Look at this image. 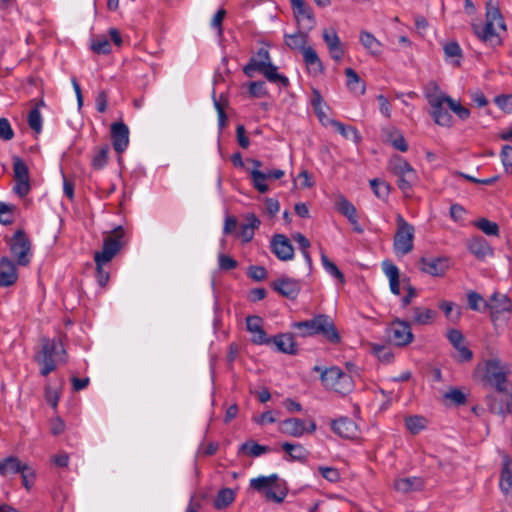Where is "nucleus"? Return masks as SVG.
Segmentation results:
<instances>
[{
	"label": "nucleus",
	"mask_w": 512,
	"mask_h": 512,
	"mask_svg": "<svg viewBox=\"0 0 512 512\" xmlns=\"http://www.w3.org/2000/svg\"><path fill=\"white\" fill-rule=\"evenodd\" d=\"M323 40L326 43L328 50L331 47L337 46L341 43V40L335 29H325L323 31Z\"/></svg>",
	"instance_id": "0e129e2a"
},
{
	"label": "nucleus",
	"mask_w": 512,
	"mask_h": 512,
	"mask_svg": "<svg viewBox=\"0 0 512 512\" xmlns=\"http://www.w3.org/2000/svg\"><path fill=\"white\" fill-rule=\"evenodd\" d=\"M302 55L307 67L311 69L315 74L321 73L323 71V64L314 48L310 46L306 47L303 49Z\"/></svg>",
	"instance_id": "473e14b6"
},
{
	"label": "nucleus",
	"mask_w": 512,
	"mask_h": 512,
	"mask_svg": "<svg viewBox=\"0 0 512 512\" xmlns=\"http://www.w3.org/2000/svg\"><path fill=\"white\" fill-rule=\"evenodd\" d=\"M451 111L462 121L467 120L470 117V110L465 106H462L459 102H456L452 98Z\"/></svg>",
	"instance_id": "774afa93"
},
{
	"label": "nucleus",
	"mask_w": 512,
	"mask_h": 512,
	"mask_svg": "<svg viewBox=\"0 0 512 512\" xmlns=\"http://www.w3.org/2000/svg\"><path fill=\"white\" fill-rule=\"evenodd\" d=\"M30 240L23 230H17L10 240V250L13 256H27L30 252Z\"/></svg>",
	"instance_id": "aec40b11"
},
{
	"label": "nucleus",
	"mask_w": 512,
	"mask_h": 512,
	"mask_svg": "<svg viewBox=\"0 0 512 512\" xmlns=\"http://www.w3.org/2000/svg\"><path fill=\"white\" fill-rule=\"evenodd\" d=\"M23 464L18 457L9 456L0 460V475L8 477L11 475L19 474L23 469Z\"/></svg>",
	"instance_id": "c756f323"
},
{
	"label": "nucleus",
	"mask_w": 512,
	"mask_h": 512,
	"mask_svg": "<svg viewBox=\"0 0 512 512\" xmlns=\"http://www.w3.org/2000/svg\"><path fill=\"white\" fill-rule=\"evenodd\" d=\"M389 170L398 177V187L405 196H411L412 188L418 180L416 170L402 157L395 156L389 160Z\"/></svg>",
	"instance_id": "423d86ee"
},
{
	"label": "nucleus",
	"mask_w": 512,
	"mask_h": 512,
	"mask_svg": "<svg viewBox=\"0 0 512 512\" xmlns=\"http://www.w3.org/2000/svg\"><path fill=\"white\" fill-rule=\"evenodd\" d=\"M109 147L105 145L99 149V151L93 156L91 165L95 170L103 169L108 163Z\"/></svg>",
	"instance_id": "de8ad7c7"
},
{
	"label": "nucleus",
	"mask_w": 512,
	"mask_h": 512,
	"mask_svg": "<svg viewBox=\"0 0 512 512\" xmlns=\"http://www.w3.org/2000/svg\"><path fill=\"white\" fill-rule=\"evenodd\" d=\"M44 105V101L40 100L36 106L29 111L28 114V125L36 134H39L42 131L43 120L39 108Z\"/></svg>",
	"instance_id": "4c0bfd02"
},
{
	"label": "nucleus",
	"mask_w": 512,
	"mask_h": 512,
	"mask_svg": "<svg viewBox=\"0 0 512 512\" xmlns=\"http://www.w3.org/2000/svg\"><path fill=\"white\" fill-rule=\"evenodd\" d=\"M278 479L279 477L277 474L260 476L250 480V487L258 492L265 490L266 499L272 500L276 503H281L284 501L287 492L285 490H281L279 493H276L271 489L272 486L277 489L279 488V485L277 484Z\"/></svg>",
	"instance_id": "1a4fd4ad"
},
{
	"label": "nucleus",
	"mask_w": 512,
	"mask_h": 512,
	"mask_svg": "<svg viewBox=\"0 0 512 512\" xmlns=\"http://www.w3.org/2000/svg\"><path fill=\"white\" fill-rule=\"evenodd\" d=\"M111 141L117 153L124 152L129 144V128L123 122L111 124Z\"/></svg>",
	"instance_id": "f3484780"
},
{
	"label": "nucleus",
	"mask_w": 512,
	"mask_h": 512,
	"mask_svg": "<svg viewBox=\"0 0 512 512\" xmlns=\"http://www.w3.org/2000/svg\"><path fill=\"white\" fill-rule=\"evenodd\" d=\"M476 226L486 235L495 236L499 233V226L497 223L492 222L486 218L477 221Z\"/></svg>",
	"instance_id": "864d4df0"
},
{
	"label": "nucleus",
	"mask_w": 512,
	"mask_h": 512,
	"mask_svg": "<svg viewBox=\"0 0 512 512\" xmlns=\"http://www.w3.org/2000/svg\"><path fill=\"white\" fill-rule=\"evenodd\" d=\"M270 451V448L265 445H260L257 442L250 440L240 445L238 453H245L251 457H259Z\"/></svg>",
	"instance_id": "58836bf2"
},
{
	"label": "nucleus",
	"mask_w": 512,
	"mask_h": 512,
	"mask_svg": "<svg viewBox=\"0 0 512 512\" xmlns=\"http://www.w3.org/2000/svg\"><path fill=\"white\" fill-rule=\"evenodd\" d=\"M271 250L276 256H293L294 249L290 240L283 234H276L271 240Z\"/></svg>",
	"instance_id": "a878e982"
},
{
	"label": "nucleus",
	"mask_w": 512,
	"mask_h": 512,
	"mask_svg": "<svg viewBox=\"0 0 512 512\" xmlns=\"http://www.w3.org/2000/svg\"><path fill=\"white\" fill-rule=\"evenodd\" d=\"M285 44L292 50H301L305 49L308 42V35L303 32H297L293 34H285L284 35Z\"/></svg>",
	"instance_id": "e433bc0d"
},
{
	"label": "nucleus",
	"mask_w": 512,
	"mask_h": 512,
	"mask_svg": "<svg viewBox=\"0 0 512 512\" xmlns=\"http://www.w3.org/2000/svg\"><path fill=\"white\" fill-rule=\"evenodd\" d=\"M249 94L255 98H262L267 95V89L264 81H254L249 85Z\"/></svg>",
	"instance_id": "680f3d73"
},
{
	"label": "nucleus",
	"mask_w": 512,
	"mask_h": 512,
	"mask_svg": "<svg viewBox=\"0 0 512 512\" xmlns=\"http://www.w3.org/2000/svg\"><path fill=\"white\" fill-rule=\"evenodd\" d=\"M22 478V484L27 489L30 490L35 484L36 480V471L33 467L28 465L27 463L23 464V469L19 472Z\"/></svg>",
	"instance_id": "49530a36"
},
{
	"label": "nucleus",
	"mask_w": 512,
	"mask_h": 512,
	"mask_svg": "<svg viewBox=\"0 0 512 512\" xmlns=\"http://www.w3.org/2000/svg\"><path fill=\"white\" fill-rule=\"evenodd\" d=\"M448 268V258H420L419 269L431 276H442Z\"/></svg>",
	"instance_id": "6ab92c4d"
},
{
	"label": "nucleus",
	"mask_w": 512,
	"mask_h": 512,
	"mask_svg": "<svg viewBox=\"0 0 512 512\" xmlns=\"http://www.w3.org/2000/svg\"><path fill=\"white\" fill-rule=\"evenodd\" d=\"M321 259L325 271L343 285L345 283V277L338 266L333 261H331L330 258Z\"/></svg>",
	"instance_id": "09e8293b"
},
{
	"label": "nucleus",
	"mask_w": 512,
	"mask_h": 512,
	"mask_svg": "<svg viewBox=\"0 0 512 512\" xmlns=\"http://www.w3.org/2000/svg\"><path fill=\"white\" fill-rule=\"evenodd\" d=\"M422 482L419 478H400L394 482V488L402 493H408L410 491L420 489Z\"/></svg>",
	"instance_id": "a19ab883"
},
{
	"label": "nucleus",
	"mask_w": 512,
	"mask_h": 512,
	"mask_svg": "<svg viewBox=\"0 0 512 512\" xmlns=\"http://www.w3.org/2000/svg\"><path fill=\"white\" fill-rule=\"evenodd\" d=\"M279 352L295 355L298 352L297 344L291 333L279 334L271 339Z\"/></svg>",
	"instance_id": "b1692460"
},
{
	"label": "nucleus",
	"mask_w": 512,
	"mask_h": 512,
	"mask_svg": "<svg viewBox=\"0 0 512 512\" xmlns=\"http://www.w3.org/2000/svg\"><path fill=\"white\" fill-rule=\"evenodd\" d=\"M296 17H303L309 20H314L313 11L311 7L304 0H290Z\"/></svg>",
	"instance_id": "37998d69"
},
{
	"label": "nucleus",
	"mask_w": 512,
	"mask_h": 512,
	"mask_svg": "<svg viewBox=\"0 0 512 512\" xmlns=\"http://www.w3.org/2000/svg\"><path fill=\"white\" fill-rule=\"evenodd\" d=\"M260 223V220L255 214H247L246 221L245 223L240 224L236 236L243 242L251 241L254 237L255 230L259 228Z\"/></svg>",
	"instance_id": "412c9836"
},
{
	"label": "nucleus",
	"mask_w": 512,
	"mask_h": 512,
	"mask_svg": "<svg viewBox=\"0 0 512 512\" xmlns=\"http://www.w3.org/2000/svg\"><path fill=\"white\" fill-rule=\"evenodd\" d=\"M278 68L272 62H269L266 65V68L261 73L269 82L280 84L283 87H287L289 85V79L278 73Z\"/></svg>",
	"instance_id": "c9c22d12"
},
{
	"label": "nucleus",
	"mask_w": 512,
	"mask_h": 512,
	"mask_svg": "<svg viewBox=\"0 0 512 512\" xmlns=\"http://www.w3.org/2000/svg\"><path fill=\"white\" fill-rule=\"evenodd\" d=\"M250 177L252 180L253 187L259 193H266L269 190L268 185L266 184V180L274 179L278 180L284 176V171L281 169H274L269 172H263L260 170H250Z\"/></svg>",
	"instance_id": "dca6fc26"
},
{
	"label": "nucleus",
	"mask_w": 512,
	"mask_h": 512,
	"mask_svg": "<svg viewBox=\"0 0 512 512\" xmlns=\"http://www.w3.org/2000/svg\"><path fill=\"white\" fill-rule=\"evenodd\" d=\"M502 491L505 493L508 492L509 489L512 488V462L506 461L503 465V469L501 472V483H500Z\"/></svg>",
	"instance_id": "8fccbe9b"
},
{
	"label": "nucleus",
	"mask_w": 512,
	"mask_h": 512,
	"mask_svg": "<svg viewBox=\"0 0 512 512\" xmlns=\"http://www.w3.org/2000/svg\"><path fill=\"white\" fill-rule=\"evenodd\" d=\"M425 97L431 107L430 115L434 122L442 127L450 128L454 121L448 109L451 110L452 98L434 87L433 91L426 92Z\"/></svg>",
	"instance_id": "7ed1b4c3"
},
{
	"label": "nucleus",
	"mask_w": 512,
	"mask_h": 512,
	"mask_svg": "<svg viewBox=\"0 0 512 512\" xmlns=\"http://www.w3.org/2000/svg\"><path fill=\"white\" fill-rule=\"evenodd\" d=\"M333 432L343 438H353L356 435L357 426L353 420L348 417H341L331 422Z\"/></svg>",
	"instance_id": "4be33fe9"
},
{
	"label": "nucleus",
	"mask_w": 512,
	"mask_h": 512,
	"mask_svg": "<svg viewBox=\"0 0 512 512\" xmlns=\"http://www.w3.org/2000/svg\"><path fill=\"white\" fill-rule=\"evenodd\" d=\"M402 283L404 285V288L406 289L407 293L403 298L401 299V305L402 307H407L411 301L417 296V290L408 283L407 278L402 279Z\"/></svg>",
	"instance_id": "e2e57ef3"
},
{
	"label": "nucleus",
	"mask_w": 512,
	"mask_h": 512,
	"mask_svg": "<svg viewBox=\"0 0 512 512\" xmlns=\"http://www.w3.org/2000/svg\"><path fill=\"white\" fill-rule=\"evenodd\" d=\"M330 125H332L339 134H341L346 139H352L355 143H359L361 141V135L358 130L351 125H346L338 120L330 119Z\"/></svg>",
	"instance_id": "2f4dec72"
},
{
	"label": "nucleus",
	"mask_w": 512,
	"mask_h": 512,
	"mask_svg": "<svg viewBox=\"0 0 512 512\" xmlns=\"http://www.w3.org/2000/svg\"><path fill=\"white\" fill-rule=\"evenodd\" d=\"M406 428L413 434H418L426 426V419L423 416L413 415L405 418Z\"/></svg>",
	"instance_id": "c03bdc74"
},
{
	"label": "nucleus",
	"mask_w": 512,
	"mask_h": 512,
	"mask_svg": "<svg viewBox=\"0 0 512 512\" xmlns=\"http://www.w3.org/2000/svg\"><path fill=\"white\" fill-rule=\"evenodd\" d=\"M34 361L39 365V373L47 377L59 364L67 363V352L60 338L42 337L40 348L34 354Z\"/></svg>",
	"instance_id": "f257e3e1"
},
{
	"label": "nucleus",
	"mask_w": 512,
	"mask_h": 512,
	"mask_svg": "<svg viewBox=\"0 0 512 512\" xmlns=\"http://www.w3.org/2000/svg\"><path fill=\"white\" fill-rule=\"evenodd\" d=\"M239 224L237 218L233 215H227L224 221L223 233L225 235L235 234L238 231Z\"/></svg>",
	"instance_id": "69168bd1"
},
{
	"label": "nucleus",
	"mask_w": 512,
	"mask_h": 512,
	"mask_svg": "<svg viewBox=\"0 0 512 512\" xmlns=\"http://www.w3.org/2000/svg\"><path fill=\"white\" fill-rule=\"evenodd\" d=\"M359 41L369 54L379 56L382 53L383 45L372 33L362 30Z\"/></svg>",
	"instance_id": "c85d7f7f"
},
{
	"label": "nucleus",
	"mask_w": 512,
	"mask_h": 512,
	"mask_svg": "<svg viewBox=\"0 0 512 512\" xmlns=\"http://www.w3.org/2000/svg\"><path fill=\"white\" fill-rule=\"evenodd\" d=\"M445 399L451 400L455 405H464L467 401L466 395L457 388H452L444 394Z\"/></svg>",
	"instance_id": "13d9d810"
},
{
	"label": "nucleus",
	"mask_w": 512,
	"mask_h": 512,
	"mask_svg": "<svg viewBox=\"0 0 512 512\" xmlns=\"http://www.w3.org/2000/svg\"><path fill=\"white\" fill-rule=\"evenodd\" d=\"M234 500L235 492L230 488H222L218 491L213 505L216 509L221 510L231 505Z\"/></svg>",
	"instance_id": "ea45409f"
},
{
	"label": "nucleus",
	"mask_w": 512,
	"mask_h": 512,
	"mask_svg": "<svg viewBox=\"0 0 512 512\" xmlns=\"http://www.w3.org/2000/svg\"><path fill=\"white\" fill-rule=\"evenodd\" d=\"M246 327L248 332L252 334L251 341L256 345L270 344L269 338L262 327V318L259 316H248L246 318Z\"/></svg>",
	"instance_id": "a211bd4d"
},
{
	"label": "nucleus",
	"mask_w": 512,
	"mask_h": 512,
	"mask_svg": "<svg viewBox=\"0 0 512 512\" xmlns=\"http://www.w3.org/2000/svg\"><path fill=\"white\" fill-rule=\"evenodd\" d=\"M414 228L402 216H398V229L394 236V249L396 253L407 254L413 248Z\"/></svg>",
	"instance_id": "ddd939ff"
},
{
	"label": "nucleus",
	"mask_w": 512,
	"mask_h": 512,
	"mask_svg": "<svg viewBox=\"0 0 512 512\" xmlns=\"http://www.w3.org/2000/svg\"><path fill=\"white\" fill-rule=\"evenodd\" d=\"M270 287L281 296L295 300L302 288V282L289 277H281L271 282Z\"/></svg>",
	"instance_id": "2eb2a0df"
},
{
	"label": "nucleus",
	"mask_w": 512,
	"mask_h": 512,
	"mask_svg": "<svg viewBox=\"0 0 512 512\" xmlns=\"http://www.w3.org/2000/svg\"><path fill=\"white\" fill-rule=\"evenodd\" d=\"M318 471L323 478L331 483H336L341 478L338 469L334 467L319 466Z\"/></svg>",
	"instance_id": "bf43d9fd"
},
{
	"label": "nucleus",
	"mask_w": 512,
	"mask_h": 512,
	"mask_svg": "<svg viewBox=\"0 0 512 512\" xmlns=\"http://www.w3.org/2000/svg\"><path fill=\"white\" fill-rule=\"evenodd\" d=\"M279 430L281 433L292 436L301 437L305 433L311 434L316 430V423L314 421L309 422V426H305V422L299 418H287L280 422Z\"/></svg>",
	"instance_id": "4468645a"
},
{
	"label": "nucleus",
	"mask_w": 512,
	"mask_h": 512,
	"mask_svg": "<svg viewBox=\"0 0 512 512\" xmlns=\"http://www.w3.org/2000/svg\"><path fill=\"white\" fill-rule=\"evenodd\" d=\"M508 368L499 359H489L485 362L483 381L497 392L506 396L512 392V383L508 380Z\"/></svg>",
	"instance_id": "39448f33"
},
{
	"label": "nucleus",
	"mask_w": 512,
	"mask_h": 512,
	"mask_svg": "<svg viewBox=\"0 0 512 512\" xmlns=\"http://www.w3.org/2000/svg\"><path fill=\"white\" fill-rule=\"evenodd\" d=\"M496 27L506 31L504 18L498 7L492 6L490 2L486 5V21L481 29L479 25L472 26L474 33L483 42L500 44L501 40L496 32Z\"/></svg>",
	"instance_id": "20e7f679"
},
{
	"label": "nucleus",
	"mask_w": 512,
	"mask_h": 512,
	"mask_svg": "<svg viewBox=\"0 0 512 512\" xmlns=\"http://www.w3.org/2000/svg\"><path fill=\"white\" fill-rule=\"evenodd\" d=\"M370 186L376 197L383 200L388 198L390 185L386 181L375 178L370 180Z\"/></svg>",
	"instance_id": "a18cd8bd"
},
{
	"label": "nucleus",
	"mask_w": 512,
	"mask_h": 512,
	"mask_svg": "<svg viewBox=\"0 0 512 512\" xmlns=\"http://www.w3.org/2000/svg\"><path fill=\"white\" fill-rule=\"evenodd\" d=\"M468 306L473 311L485 312L488 309V302L475 291L467 294Z\"/></svg>",
	"instance_id": "79ce46f5"
},
{
	"label": "nucleus",
	"mask_w": 512,
	"mask_h": 512,
	"mask_svg": "<svg viewBox=\"0 0 512 512\" xmlns=\"http://www.w3.org/2000/svg\"><path fill=\"white\" fill-rule=\"evenodd\" d=\"M268 63L269 62H260L250 58L248 63L244 66L243 72L246 76L252 78L254 77L255 72H259L261 74Z\"/></svg>",
	"instance_id": "3c124183"
},
{
	"label": "nucleus",
	"mask_w": 512,
	"mask_h": 512,
	"mask_svg": "<svg viewBox=\"0 0 512 512\" xmlns=\"http://www.w3.org/2000/svg\"><path fill=\"white\" fill-rule=\"evenodd\" d=\"M444 53L448 58H458L456 64L459 65V58L462 57V50L457 42L452 41L445 44Z\"/></svg>",
	"instance_id": "052dcab7"
},
{
	"label": "nucleus",
	"mask_w": 512,
	"mask_h": 512,
	"mask_svg": "<svg viewBox=\"0 0 512 512\" xmlns=\"http://www.w3.org/2000/svg\"><path fill=\"white\" fill-rule=\"evenodd\" d=\"M384 274L389 279L390 290L394 295H400V271L399 268L390 260H384L381 264Z\"/></svg>",
	"instance_id": "5701e85b"
},
{
	"label": "nucleus",
	"mask_w": 512,
	"mask_h": 512,
	"mask_svg": "<svg viewBox=\"0 0 512 512\" xmlns=\"http://www.w3.org/2000/svg\"><path fill=\"white\" fill-rule=\"evenodd\" d=\"M321 381L324 387L341 395H346L353 390L352 377L341 368L332 366L321 373Z\"/></svg>",
	"instance_id": "0eeeda50"
},
{
	"label": "nucleus",
	"mask_w": 512,
	"mask_h": 512,
	"mask_svg": "<svg viewBox=\"0 0 512 512\" xmlns=\"http://www.w3.org/2000/svg\"><path fill=\"white\" fill-rule=\"evenodd\" d=\"M388 141L395 149L401 152H406L408 150V144L404 136L397 131L390 133Z\"/></svg>",
	"instance_id": "4d7b16f0"
},
{
	"label": "nucleus",
	"mask_w": 512,
	"mask_h": 512,
	"mask_svg": "<svg viewBox=\"0 0 512 512\" xmlns=\"http://www.w3.org/2000/svg\"><path fill=\"white\" fill-rule=\"evenodd\" d=\"M345 75L347 78V86L352 92L359 94V95H362L365 93V90H366L365 83L361 80V78L355 72L354 69L346 68Z\"/></svg>",
	"instance_id": "f704fd0d"
},
{
	"label": "nucleus",
	"mask_w": 512,
	"mask_h": 512,
	"mask_svg": "<svg viewBox=\"0 0 512 512\" xmlns=\"http://www.w3.org/2000/svg\"><path fill=\"white\" fill-rule=\"evenodd\" d=\"M14 137V131L6 118H0V139L9 141Z\"/></svg>",
	"instance_id": "338daca9"
},
{
	"label": "nucleus",
	"mask_w": 512,
	"mask_h": 512,
	"mask_svg": "<svg viewBox=\"0 0 512 512\" xmlns=\"http://www.w3.org/2000/svg\"><path fill=\"white\" fill-rule=\"evenodd\" d=\"M335 207L339 213L344 215L349 220V222H356V208L344 196L341 195L337 198Z\"/></svg>",
	"instance_id": "72a5a7b5"
},
{
	"label": "nucleus",
	"mask_w": 512,
	"mask_h": 512,
	"mask_svg": "<svg viewBox=\"0 0 512 512\" xmlns=\"http://www.w3.org/2000/svg\"><path fill=\"white\" fill-rule=\"evenodd\" d=\"M411 311V322L417 325L431 324L437 314L436 311L424 307H413Z\"/></svg>",
	"instance_id": "7c9ffc66"
},
{
	"label": "nucleus",
	"mask_w": 512,
	"mask_h": 512,
	"mask_svg": "<svg viewBox=\"0 0 512 512\" xmlns=\"http://www.w3.org/2000/svg\"><path fill=\"white\" fill-rule=\"evenodd\" d=\"M30 258H0V287L13 286L19 277L17 266H26Z\"/></svg>",
	"instance_id": "6e6552de"
},
{
	"label": "nucleus",
	"mask_w": 512,
	"mask_h": 512,
	"mask_svg": "<svg viewBox=\"0 0 512 512\" xmlns=\"http://www.w3.org/2000/svg\"><path fill=\"white\" fill-rule=\"evenodd\" d=\"M91 49L97 54H108L111 51V44L105 36H100L92 41Z\"/></svg>",
	"instance_id": "603ef678"
},
{
	"label": "nucleus",
	"mask_w": 512,
	"mask_h": 512,
	"mask_svg": "<svg viewBox=\"0 0 512 512\" xmlns=\"http://www.w3.org/2000/svg\"><path fill=\"white\" fill-rule=\"evenodd\" d=\"M494 103L504 113H512V94H500L494 98Z\"/></svg>",
	"instance_id": "5fc2aeb1"
},
{
	"label": "nucleus",
	"mask_w": 512,
	"mask_h": 512,
	"mask_svg": "<svg viewBox=\"0 0 512 512\" xmlns=\"http://www.w3.org/2000/svg\"><path fill=\"white\" fill-rule=\"evenodd\" d=\"M504 170L507 174H512V146L504 145L500 153Z\"/></svg>",
	"instance_id": "6e6d98bb"
},
{
	"label": "nucleus",
	"mask_w": 512,
	"mask_h": 512,
	"mask_svg": "<svg viewBox=\"0 0 512 512\" xmlns=\"http://www.w3.org/2000/svg\"><path fill=\"white\" fill-rule=\"evenodd\" d=\"M386 336L390 343L395 346H406L410 344L414 335L408 321L396 319L386 328Z\"/></svg>",
	"instance_id": "9d476101"
},
{
	"label": "nucleus",
	"mask_w": 512,
	"mask_h": 512,
	"mask_svg": "<svg viewBox=\"0 0 512 512\" xmlns=\"http://www.w3.org/2000/svg\"><path fill=\"white\" fill-rule=\"evenodd\" d=\"M281 448L288 453L290 461L306 462L310 452L300 443L284 442Z\"/></svg>",
	"instance_id": "cd10ccee"
},
{
	"label": "nucleus",
	"mask_w": 512,
	"mask_h": 512,
	"mask_svg": "<svg viewBox=\"0 0 512 512\" xmlns=\"http://www.w3.org/2000/svg\"><path fill=\"white\" fill-rule=\"evenodd\" d=\"M13 172L15 185L13 191L20 198L27 196L31 190L29 169L19 156H13Z\"/></svg>",
	"instance_id": "9b49d317"
},
{
	"label": "nucleus",
	"mask_w": 512,
	"mask_h": 512,
	"mask_svg": "<svg viewBox=\"0 0 512 512\" xmlns=\"http://www.w3.org/2000/svg\"><path fill=\"white\" fill-rule=\"evenodd\" d=\"M113 258H94L95 277L100 287L105 288L110 279L111 260Z\"/></svg>",
	"instance_id": "393cba45"
},
{
	"label": "nucleus",
	"mask_w": 512,
	"mask_h": 512,
	"mask_svg": "<svg viewBox=\"0 0 512 512\" xmlns=\"http://www.w3.org/2000/svg\"><path fill=\"white\" fill-rule=\"evenodd\" d=\"M293 327L299 330L303 337L321 335L332 344H338L341 341V336L335 324L331 317L326 314H318L312 319L295 322Z\"/></svg>",
	"instance_id": "f03ea898"
},
{
	"label": "nucleus",
	"mask_w": 512,
	"mask_h": 512,
	"mask_svg": "<svg viewBox=\"0 0 512 512\" xmlns=\"http://www.w3.org/2000/svg\"><path fill=\"white\" fill-rule=\"evenodd\" d=\"M127 242L124 228L118 226L104 237L102 251L95 252L94 256H115Z\"/></svg>",
	"instance_id": "f8f14e48"
},
{
	"label": "nucleus",
	"mask_w": 512,
	"mask_h": 512,
	"mask_svg": "<svg viewBox=\"0 0 512 512\" xmlns=\"http://www.w3.org/2000/svg\"><path fill=\"white\" fill-rule=\"evenodd\" d=\"M488 309H490L492 314L510 312L512 309V302L505 294L493 293L488 302Z\"/></svg>",
	"instance_id": "bb28decb"
}]
</instances>
